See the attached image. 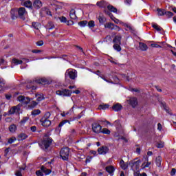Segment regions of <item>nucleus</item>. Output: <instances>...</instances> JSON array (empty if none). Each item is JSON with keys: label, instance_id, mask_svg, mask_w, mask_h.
<instances>
[{"label": "nucleus", "instance_id": "obj_1", "mask_svg": "<svg viewBox=\"0 0 176 176\" xmlns=\"http://www.w3.org/2000/svg\"><path fill=\"white\" fill-rule=\"evenodd\" d=\"M78 78V72L75 69H68L65 73V82L68 85H74Z\"/></svg>", "mask_w": 176, "mask_h": 176}, {"label": "nucleus", "instance_id": "obj_2", "mask_svg": "<svg viewBox=\"0 0 176 176\" xmlns=\"http://www.w3.org/2000/svg\"><path fill=\"white\" fill-rule=\"evenodd\" d=\"M53 143V139L50 137L45 138L41 141V146L44 151H47Z\"/></svg>", "mask_w": 176, "mask_h": 176}, {"label": "nucleus", "instance_id": "obj_3", "mask_svg": "<svg viewBox=\"0 0 176 176\" xmlns=\"http://www.w3.org/2000/svg\"><path fill=\"white\" fill-rule=\"evenodd\" d=\"M60 156L63 160L68 162V157H69V148L64 147L61 148L60 152Z\"/></svg>", "mask_w": 176, "mask_h": 176}, {"label": "nucleus", "instance_id": "obj_4", "mask_svg": "<svg viewBox=\"0 0 176 176\" xmlns=\"http://www.w3.org/2000/svg\"><path fill=\"white\" fill-rule=\"evenodd\" d=\"M57 96H63V97H71L72 96V91L67 89L58 90L56 91Z\"/></svg>", "mask_w": 176, "mask_h": 176}, {"label": "nucleus", "instance_id": "obj_5", "mask_svg": "<svg viewBox=\"0 0 176 176\" xmlns=\"http://www.w3.org/2000/svg\"><path fill=\"white\" fill-rule=\"evenodd\" d=\"M91 129L93 133H95V134H100L101 133V130H102V126L98 122H94L91 124Z\"/></svg>", "mask_w": 176, "mask_h": 176}, {"label": "nucleus", "instance_id": "obj_6", "mask_svg": "<svg viewBox=\"0 0 176 176\" xmlns=\"http://www.w3.org/2000/svg\"><path fill=\"white\" fill-rule=\"evenodd\" d=\"M141 160H138V161L132 160L129 162V166H131V170H138L140 168V164Z\"/></svg>", "mask_w": 176, "mask_h": 176}, {"label": "nucleus", "instance_id": "obj_7", "mask_svg": "<svg viewBox=\"0 0 176 176\" xmlns=\"http://www.w3.org/2000/svg\"><path fill=\"white\" fill-rule=\"evenodd\" d=\"M98 155H107L109 153V147L107 146H102L98 148Z\"/></svg>", "mask_w": 176, "mask_h": 176}, {"label": "nucleus", "instance_id": "obj_8", "mask_svg": "<svg viewBox=\"0 0 176 176\" xmlns=\"http://www.w3.org/2000/svg\"><path fill=\"white\" fill-rule=\"evenodd\" d=\"M25 8L24 7H21L19 10H17L19 19L23 21L25 20V16H24V14H25Z\"/></svg>", "mask_w": 176, "mask_h": 176}, {"label": "nucleus", "instance_id": "obj_9", "mask_svg": "<svg viewBox=\"0 0 176 176\" xmlns=\"http://www.w3.org/2000/svg\"><path fill=\"white\" fill-rule=\"evenodd\" d=\"M17 100L20 102H23V104H30L31 100L30 99V97H26L24 96H19L17 98Z\"/></svg>", "mask_w": 176, "mask_h": 176}, {"label": "nucleus", "instance_id": "obj_10", "mask_svg": "<svg viewBox=\"0 0 176 176\" xmlns=\"http://www.w3.org/2000/svg\"><path fill=\"white\" fill-rule=\"evenodd\" d=\"M10 17L12 20H17L19 19V14L17 12V8H12L10 10Z\"/></svg>", "mask_w": 176, "mask_h": 176}, {"label": "nucleus", "instance_id": "obj_11", "mask_svg": "<svg viewBox=\"0 0 176 176\" xmlns=\"http://www.w3.org/2000/svg\"><path fill=\"white\" fill-rule=\"evenodd\" d=\"M21 108H20V104H18L16 106L12 107L9 112L10 115H14V113H19L20 112Z\"/></svg>", "mask_w": 176, "mask_h": 176}, {"label": "nucleus", "instance_id": "obj_12", "mask_svg": "<svg viewBox=\"0 0 176 176\" xmlns=\"http://www.w3.org/2000/svg\"><path fill=\"white\" fill-rule=\"evenodd\" d=\"M40 122L43 127H49L52 124V121L50 120H45L44 118H41Z\"/></svg>", "mask_w": 176, "mask_h": 176}, {"label": "nucleus", "instance_id": "obj_13", "mask_svg": "<svg viewBox=\"0 0 176 176\" xmlns=\"http://www.w3.org/2000/svg\"><path fill=\"white\" fill-rule=\"evenodd\" d=\"M113 43L122 45V35L121 34L116 35L114 36V38L113 39Z\"/></svg>", "mask_w": 176, "mask_h": 176}, {"label": "nucleus", "instance_id": "obj_14", "mask_svg": "<svg viewBox=\"0 0 176 176\" xmlns=\"http://www.w3.org/2000/svg\"><path fill=\"white\" fill-rule=\"evenodd\" d=\"M129 102L132 108H135V107L138 105V100H137V98H131L129 99Z\"/></svg>", "mask_w": 176, "mask_h": 176}, {"label": "nucleus", "instance_id": "obj_15", "mask_svg": "<svg viewBox=\"0 0 176 176\" xmlns=\"http://www.w3.org/2000/svg\"><path fill=\"white\" fill-rule=\"evenodd\" d=\"M120 24H122V25H123V27H126V28H128L130 31V32H131V34H135V29L133 28V27H131V25H129L127 23H124V22L120 21L119 22Z\"/></svg>", "mask_w": 176, "mask_h": 176}, {"label": "nucleus", "instance_id": "obj_16", "mask_svg": "<svg viewBox=\"0 0 176 176\" xmlns=\"http://www.w3.org/2000/svg\"><path fill=\"white\" fill-rule=\"evenodd\" d=\"M105 170L107 171V173H108L109 175H111V176L113 175V173H115V167L112 165L106 166Z\"/></svg>", "mask_w": 176, "mask_h": 176}, {"label": "nucleus", "instance_id": "obj_17", "mask_svg": "<svg viewBox=\"0 0 176 176\" xmlns=\"http://www.w3.org/2000/svg\"><path fill=\"white\" fill-rule=\"evenodd\" d=\"M98 20L100 25H104L105 23H107V18L102 14L98 16Z\"/></svg>", "mask_w": 176, "mask_h": 176}, {"label": "nucleus", "instance_id": "obj_18", "mask_svg": "<svg viewBox=\"0 0 176 176\" xmlns=\"http://www.w3.org/2000/svg\"><path fill=\"white\" fill-rule=\"evenodd\" d=\"M111 108L114 112H119V111H122V109H123V106H122L120 103H116V104L113 105Z\"/></svg>", "mask_w": 176, "mask_h": 176}, {"label": "nucleus", "instance_id": "obj_19", "mask_svg": "<svg viewBox=\"0 0 176 176\" xmlns=\"http://www.w3.org/2000/svg\"><path fill=\"white\" fill-rule=\"evenodd\" d=\"M96 5L99 8H102V9H105L107 8V6L108 5V3H107V1H104V0H101L100 1H98L96 3Z\"/></svg>", "mask_w": 176, "mask_h": 176}, {"label": "nucleus", "instance_id": "obj_20", "mask_svg": "<svg viewBox=\"0 0 176 176\" xmlns=\"http://www.w3.org/2000/svg\"><path fill=\"white\" fill-rule=\"evenodd\" d=\"M36 83H38V85H47L49 83V80L46 78H40L37 79L34 81Z\"/></svg>", "mask_w": 176, "mask_h": 176}, {"label": "nucleus", "instance_id": "obj_21", "mask_svg": "<svg viewBox=\"0 0 176 176\" xmlns=\"http://www.w3.org/2000/svg\"><path fill=\"white\" fill-rule=\"evenodd\" d=\"M33 6L35 9H41L42 8V1L41 0H35L33 3Z\"/></svg>", "mask_w": 176, "mask_h": 176}, {"label": "nucleus", "instance_id": "obj_22", "mask_svg": "<svg viewBox=\"0 0 176 176\" xmlns=\"http://www.w3.org/2000/svg\"><path fill=\"white\" fill-rule=\"evenodd\" d=\"M28 138V135L24 133H22L17 136L18 141H24V140H27Z\"/></svg>", "mask_w": 176, "mask_h": 176}, {"label": "nucleus", "instance_id": "obj_23", "mask_svg": "<svg viewBox=\"0 0 176 176\" xmlns=\"http://www.w3.org/2000/svg\"><path fill=\"white\" fill-rule=\"evenodd\" d=\"M120 167L122 168V170H127L129 167V164L125 163L124 160H121L120 161Z\"/></svg>", "mask_w": 176, "mask_h": 176}, {"label": "nucleus", "instance_id": "obj_24", "mask_svg": "<svg viewBox=\"0 0 176 176\" xmlns=\"http://www.w3.org/2000/svg\"><path fill=\"white\" fill-rule=\"evenodd\" d=\"M139 47L142 52H146L148 50V45L142 42L139 43Z\"/></svg>", "mask_w": 176, "mask_h": 176}, {"label": "nucleus", "instance_id": "obj_25", "mask_svg": "<svg viewBox=\"0 0 176 176\" xmlns=\"http://www.w3.org/2000/svg\"><path fill=\"white\" fill-rule=\"evenodd\" d=\"M69 17L72 20H76L78 19V16H76L75 10L72 9L69 12Z\"/></svg>", "mask_w": 176, "mask_h": 176}, {"label": "nucleus", "instance_id": "obj_26", "mask_svg": "<svg viewBox=\"0 0 176 176\" xmlns=\"http://www.w3.org/2000/svg\"><path fill=\"white\" fill-rule=\"evenodd\" d=\"M151 25L153 28H154V30H156V31H157L158 32H160V31H163V32H164V30H163V28L160 27L159 25L153 23Z\"/></svg>", "mask_w": 176, "mask_h": 176}, {"label": "nucleus", "instance_id": "obj_27", "mask_svg": "<svg viewBox=\"0 0 176 176\" xmlns=\"http://www.w3.org/2000/svg\"><path fill=\"white\" fill-rule=\"evenodd\" d=\"M107 9H108V10H109V12H111L113 13H118V8L113 7V6H112V5H108Z\"/></svg>", "mask_w": 176, "mask_h": 176}, {"label": "nucleus", "instance_id": "obj_28", "mask_svg": "<svg viewBox=\"0 0 176 176\" xmlns=\"http://www.w3.org/2000/svg\"><path fill=\"white\" fill-rule=\"evenodd\" d=\"M15 141H17V138H16L14 136H12L8 139V142L6 143V145L13 144Z\"/></svg>", "mask_w": 176, "mask_h": 176}, {"label": "nucleus", "instance_id": "obj_29", "mask_svg": "<svg viewBox=\"0 0 176 176\" xmlns=\"http://www.w3.org/2000/svg\"><path fill=\"white\" fill-rule=\"evenodd\" d=\"M9 131L11 133H16V130H17V126H16V124H12L9 126Z\"/></svg>", "mask_w": 176, "mask_h": 176}, {"label": "nucleus", "instance_id": "obj_30", "mask_svg": "<svg viewBox=\"0 0 176 176\" xmlns=\"http://www.w3.org/2000/svg\"><path fill=\"white\" fill-rule=\"evenodd\" d=\"M104 13L109 16V17H110L111 20H113V19H115V16H113V14H112V12H111V11H109V10L104 9Z\"/></svg>", "mask_w": 176, "mask_h": 176}, {"label": "nucleus", "instance_id": "obj_31", "mask_svg": "<svg viewBox=\"0 0 176 176\" xmlns=\"http://www.w3.org/2000/svg\"><path fill=\"white\" fill-rule=\"evenodd\" d=\"M66 123H69V120H63L62 122H60L58 126V130H59V131H61V127H63V126L64 124H65Z\"/></svg>", "mask_w": 176, "mask_h": 176}, {"label": "nucleus", "instance_id": "obj_32", "mask_svg": "<svg viewBox=\"0 0 176 176\" xmlns=\"http://www.w3.org/2000/svg\"><path fill=\"white\" fill-rule=\"evenodd\" d=\"M162 157L161 156H158L156 157L155 159V164L157 167H160V166H162Z\"/></svg>", "mask_w": 176, "mask_h": 176}, {"label": "nucleus", "instance_id": "obj_33", "mask_svg": "<svg viewBox=\"0 0 176 176\" xmlns=\"http://www.w3.org/2000/svg\"><path fill=\"white\" fill-rule=\"evenodd\" d=\"M37 102H41V101H43L45 100V96L43 94L36 95Z\"/></svg>", "mask_w": 176, "mask_h": 176}, {"label": "nucleus", "instance_id": "obj_34", "mask_svg": "<svg viewBox=\"0 0 176 176\" xmlns=\"http://www.w3.org/2000/svg\"><path fill=\"white\" fill-rule=\"evenodd\" d=\"M158 16H164L166 14V10L162 8L157 9Z\"/></svg>", "mask_w": 176, "mask_h": 176}, {"label": "nucleus", "instance_id": "obj_35", "mask_svg": "<svg viewBox=\"0 0 176 176\" xmlns=\"http://www.w3.org/2000/svg\"><path fill=\"white\" fill-rule=\"evenodd\" d=\"M32 27L34 28V30H39L41 27V23L38 22H32Z\"/></svg>", "mask_w": 176, "mask_h": 176}, {"label": "nucleus", "instance_id": "obj_36", "mask_svg": "<svg viewBox=\"0 0 176 176\" xmlns=\"http://www.w3.org/2000/svg\"><path fill=\"white\" fill-rule=\"evenodd\" d=\"M120 45L122 44H114L113 45L114 50H116V52H122V47H120Z\"/></svg>", "mask_w": 176, "mask_h": 176}, {"label": "nucleus", "instance_id": "obj_37", "mask_svg": "<svg viewBox=\"0 0 176 176\" xmlns=\"http://www.w3.org/2000/svg\"><path fill=\"white\" fill-rule=\"evenodd\" d=\"M36 105H38V102H36V101L35 100H32L28 105V107L29 108H30V109H34V108L36 107Z\"/></svg>", "mask_w": 176, "mask_h": 176}, {"label": "nucleus", "instance_id": "obj_38", "mask_svg": "<svg viewBox=\"0 0 176 176\" xmlns=\"http://www.w3.org/2000/svg\"><path fill=\"white\" fill-rule=\"evenodd\" d=\"M108 108H109V104H100L98 106V109L101 110H105V109H108Z\"/></svg>", "mask_w": 176, "mask_h": 176}, {"label": "nucleus", "instance_id": "obj_39", "mask_svg": "<svg viewBox=\"0 0 176 176\" xmlns=\"http://www.w3.org/2000/svg\"><path fill=\"white\" fill-rule=\"evenodd\" d=\"M12 63H14V64H15V65H20L21 64H23V60H19L17 58H13Z\"/></svg>", "mask_w": 176, "mask_h": 176}, {"label": "nucleus", "instance_id": "obj_40", "mask_svg": "<svg viewBox=\"0 0 176 176\" xmlns=\"http://www.w3.org/2000/svg\"><path fill=\"white\" fill-rule=\"evenodd\" d=\"M87 26L89 27V28H94V27H96V23L93 20L89 21V22H87Z\"/></svg>", "mask_w": 176, "mask_h": 176}, {"label": "nucleus", "instance_id": "obj_41", "mask_svg": "<svg viewBox=\"0 0 176 176\" xmlns=\"http://www.w3.org/2000/svg\"><path fill=\"white\" fill-rule=\"evenodd\" d=\"M41 110L40 109H34L32 111V116H37V115H41Z\"/></svg>", "mask_w": 176, "mask_h": 176}, {"label": "nucleus", "instance_id": "obj_42", "mask_svg": "<svg viewBox=\"0 0 176 176\" xmlns=\"http://www.w3.org/2000/svg\"><path fill=\"white\" fill-rule=\"evenodd\" d=\"M100 133H102V134H107L109 135V134H111V131L107 128H104L103 129H101Z\"/></svg>", "mask_w": 176, "mask_h": 176}, {"label": "nucleus", "instance_id": "obj_43", "mask_svg": "<svg viewBox=\"0 0 176 176\" xmlns=\"http://www.w3.org/2000/svg\"><path fill=\"white\" fill-rule=\"evenodd\" d=\"M23 5L25 8H32V3L30 1H25Z\"/></svg>", "mask_w": 176, "mask_h": 176}, {"label": "nucleus", "instance_id": "obj_44", "mask_svg": "<svg viewBox=\"0 0 176 176\" xmlns=\"http://www.w3.org/2000/svg\"><path fill=\"white\" fill-rule=\"evenodd\" d=\"M120 31L122 29L120 28V27L118 26L117 25H115L114 23H113V27L111 28V31Z\"/></svg>", "mask_w": 176, "mask_h": 176}, {"label": "nucleus", "instance_id": "obj_45", "mask_svg": "<svg viewBox=\"0 0 176 176\" xmlns=\"http://www.w3.org/2000/svg\"><path fill=\"white\" fill-rule=\"evenodd\" d=\"M104 25V28H108L109 30H112L113 23L109 22V23H105Z\"/></svg>", "mask_w": 176, "mask_h": 176}, {"label": "nucleus", "instance_id": "obj_46", "mask_svg": "<svg viewBox=\"0 0 176 176\" xmlns=\"http://www.w3.org/2000/svg\"><path fill=\"white\" fill-rule=\"evenodd\" d=\"M78 25L82 28L86 27V25H87V21H82L78 22Z\"/></svg>", "mask_w": 176, "mask_h": 176}, {"label": "nucleus", "instance_id": "obj_47", "mask_svg": "<svg viewBox=\"0 0 176 176\" xmlns=\"http://www.w3.org/2000/svg\"><path fill=\"white\" fill-rule=\"evenodd\" d=\"M52 114L50 112L47 111L45 113L44 116L41 119H45V120H49Z\"/></svg>", "mask_w": 176, "mask_h": 176}, {"label": "nucleus", "instance_id": "obj_48", "mask_svg": "<svg viewBox=\"0 0 176 176\" xmlns=\"http://www.w3.org/2000/svg\"><path fill=\"white\" fill-rule=\"evenodd\" d=\"M28 119H30V118L23 117V119L21 120L20 124H25V123H27V122H28Z\"/></svg>", "mask_w": 176, "mask_h": 176}, {"label": "nucleus", "instance_id": "obj_49", "mask_svg": "<svg viewBox=\"0 0 176 176\" xmlns=\"http://www.w3.org/2000/svg\"><path fill=\"white\" fill-rule=\"evenodd\" d=\"M165 14L168 19H170V17H173V16H174V13L171 12L170 11H166Z\"/></svg>", "mask_w": 176, "mask_h": 176}, {"label": "nucleus", "instance_id": "obj_50", "mask_svg": "<svg viewBox=\"0 0 176 176\" xmlns=\"http://www.w3.org/2000/svg\"><path fill=\"white\" fill-rule=\"evenodd\" d=\"M5 86V80L2 78H0V89H2Z\"/></svg>", "mask_w": 176, "mask_h": 176}, {"label": "nucleus", "instance_id": "obj_51", "mask_svg": "<svg viewBox=\"0 0 176 176\" xmlns=\"http://www.w3.org/2000/svg\"><path fill=\"white\" fill-rule=\"evenodd\" d=\"M91 72H93V74H94L95 75H97L100 78H101V76H102L101 75V72H100V70H97L96 72L91 71Z\"/></svg>", "mask_w": 176, "mask_h": 176}, {"label": "nucleus", "instance_id": "obj_52", "mask_svg": "<svg viewBox=\"0 0 176 176\" xmlns=\"http://www.w3.org/2000/svg\"><path fill=\"white\" fill-rule=\"evenodd\" d=\"M91 159H93L92 156H88L87 157L86 160H85V163H90V162H91Z\"/></svg>", "mask_w": 176, "mask_h": 176}, {"label": "nucleus", "instance_id": "obj_53", "mask_svg": "<svg viewBox=\"0 0 176 176\" xmlns=\"http://www.w3.org/2000/svg\"><path fill=\"white\" fill-rule=\"evenodd\" d=\"M151 47H156V48H162V45H159V44H156V43H153L151 45Z\"/></svg>", "mask_w": 176, "mask_h": 176}, {"label": "nucleus", "instance_id": "obj_54", "mask_svg": "<svg viewBox=\"0 0 176 176\" xmlns=\"http://www.w3.org/2000/svg\"><path fill=\"white\" fill-rule=\"evenodd\" d=\"M10 151V147H8L4 151V156H8V153H9V151Z\"/></svg>", "mask_w": 176, "mask_h": 176}, {"label": "nucleus", "instance_id": "obj_55", "mask_svg": "<svg viewBox=\"0 0 176 176\" xmlns=\"http://www.w3.org/2000/svg\"><path fill=\"white\" fill-rule=\"evenodd\" d=\"M66 24L67 25H74V21L72 20L66 21Z\"/></svg>", "mask_w": 176, "mask_h": 176}, {"label": "nucleus", "instance_id": "obj_56", "mask_svg": "<svg viewBox=\"0 0 176 176\" xmlns=\"http://www.w3.org/2000/svg\"><path fill=\"white\" fill-rule=\"evenodd\" d=\"M60 9H61L60 6H57V5L54 6V10H55V12H57V10H58Z\"/></svg>", "mask_w": 176, "mask_h": 176}, {"label": "nucleus", "instance_id": "obj_57", "mask_svg": "<svg viewBox=\"0 0 176 176\" xmlns=\"http://www.w3.org/2000/svg\"><path fill=\"white\" fill-rule=\"evenodd\" d=\"M60 20L61 21V23H67V18L65 16H62L60 18Z\"/></svg>", "mask_w": 176, "mask_h": 176}, {"label": "nucleus", "instance_id": "obj_58", "mask_svg": "<svg viewBox=\"0 0 176 176\" xmlns=\"http://www.w3.org/2000/svg\"><path fill=\"white\" fill-rule=\"evenodd\" d=\"M113 79L115 83H119L120 80H119V78H118V76H113Z\"/></svg>", "mask_w": 176, "mask_h": 176}, {"label": "nucleus", "instance_id": "obj_59", "mask_svg": "<svg viewBox=\"0 0 176 176\" xmlns=\"http://www.w3.org/2000/svg\"><path fill=\"white\" fill-rule=\"evenodd\" d=\"M52 173V170L50 169H45V171L44 172V173L45 174V175H50V173Z\"/></svg>", "mask_w": 176, "mask_h": 176}, {"label": "nucleus", "instance_id": "obj_60", "mask_svg": "<svg viewBox=\"0 0 176 176\" xmlns=\"http://www.w3.org/2000/svg\"><path fill=\"white\" fill-rule=\"evenodd\" d=\"M37 46H43V41H39L36 43Z\"/></svg>", "mask_w": 176, "mask_h": 176}, {"label": "nucleus", "instance_id": "obj_61", "mask_svg": "<svg viewBox=\"0 0 176 176\" xmlns=\"http://www.w3.org/2000/svg\"><path fill=\"white\" fill-rule=\"evenodd\" d=\"M36 175L37 176H43V173H42V171H41V170H37V171L36 172Z\"/></svg>", "mask_w": 176, "mask_h": 176}, {"label": "nucleus", "instance_id": "obj_62", "mask_svg": "<svg viewBox=\"0 0 176 176\" xmlns=\"http://www.w3.org/2000/svg\"><path fill=\"white\" fill-rule=\"evenodd\" d=\"M30 130L32 133H35L36 131V126H32L30 127Z\"/></svg>", "mask_w": 176, "mask_h": 176}, {"label": "nucleus", "instance_id": "obj_63", "mask_svg": "<svg viewBox=\"0 0 176 176\" xmlns=\"http://www.w3.org/2000/svg\"><path fill=\"white\" fill-rule=\"evenodd\" d=\"M157 148H164V144H163V143H157Z\"/></svg>", "mask_w": 176, "mask_h": 176}, {"label": "nucleus", "instance_id": "obj_64", "mask_svg": "<svg viewBox=\"0 0 176 176\" xmlns=\"http://www.w3.org/2000/svg\"><path fill=\"white\" fill-rule=\"evenodd\" d=\"M176 173V170L175 168H172L171 171H170V175L174 176V175Z\"/></svg>", "mask_w": 176, "mask_h": 176}]
</instances>
